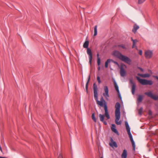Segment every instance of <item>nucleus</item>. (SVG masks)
I'll return each instance as SVG.
<instances>
[{
	"label": "nucleus",
	"instance_id": "1",
	"mask_svg": "<svg viewBox=\"0 0 158 158\" xmlns=\"http://www.w3.org/2000/svg\"><path fill=\"white\" fill-rule=\"evenodd\" d=\"M93 86L94 96L97 104L98 105L100 106L103 107L104 110H105L106 111H107V109H108L107 104L103 97L102 96L100 99V101L98 100V89L97 85L95 83H94L93 84Z\"/></svg>",
	"mask_w": 158,
	"mask_h": 158
},
{
	"label": "nucleus",
	"instance_id": "2",
	"mask_svg": "<svg viewBox=\"0 0 158 158\" xmlns=\"http://www.w3.org/2000/svg\"><path fill=\"white\" fill-rule=\"evenodd\" d=\"M113 55L121 61L126 63L130 64L131 62V60L126 56L123 55L120 52L117 50H114L113 52Z\"/></svg>",
	"mask_w": 158,
	"mask_h": 158
},
{
	"label": "nucleus",
	"instance_id": "3",
	"mask_svg": "<svg viewBox=\"0 0 158 158\" xmlns=\"http://www.w3.org/2000/svg\"><path fill=\"white\" fill-rule=\"evenodd\" d=\"M121 107V105L120 103L118 102L116 103L115 106V122L116 124L117 125H119L121 124L122 123V121L120 120L119 121L120 119L121 113L120 111V109Z\"/></svg>",
	"mask_w": 158,
	"mask_h": 158
},
{
	"label": "nucleus",
	"instance_id": "4",
	"mask_svg": "<svg viewBox=\"0 0 158 158\" xmlns=\"http://www.w3.org/2000/svg\"><path fill=\"white\" fill-rule=\"evenodd\" d=\"M136 78L139 82L143 85H151L153 84V81L151 80H148L146 79H142L139 77L136 76Z\"/></svg>",
	"mask_w": 158,
	"mask_h": 158
},
{
	"label": "nucleus",
	"instance_id": "5",
	"mask_svg": "<svg viewBox=\"0 0 158 158\" xmlns=\"http://www.w3.org/2000/svg\"><path fill=\"white\" fill-rule=\"evenodd\" d=\"M105 110V114H99V117L100 118V120L101 121L103 122V123L105 125H106L107 124V122L106 121H105L104 120V117L105 116L108 119H109L110 118V117L108 109H107V111H106Z\"/></svg>",
	"mask_w": 158,
	"mask_h": 158
},
{
	"label": "nucleus",
	"instance_id": "6",
	"mask_svg": "<svg viewBox=\"0 0 158 158\" xmlns=\"http://www.w3.org/2000/svg\"><path fill=\"white\" fill-rule=\"evenodd\" d=\"M145 94L152 98L155 100L158 101V96H157L156 95H154L151 91L149 92H146L145 93Z\"/></svg>",
	"mask_w": 158,
	"mask_h": 158
},
{
	"label": "nucleus",
	"instance_id": "7",
	"mask_svg": "<svg viewBox=\"0 0 158 158\" xmlns=\"http://www.w3.org/2000/svg\"><path fill=\"white\" fill-rule=\"evenodd\" d=\"M127 133L129 136L130 140L132 143V145L133 147V150L134 151H135V142L133 140L132 135L131 132H128Z\"/></svg>",
	"mask_w": 158,
	"mask_h": 158
},
{
	"label": "nucleus",
	"instance_id": "8",
	"mask_svg": "<svg viewBox=\"0 0 158 158\" xmlns=\"http://www.w3.org/2000/svg\"><path fill=\"white\" fill-rule=\"evenodd\" d=\"M127 133L129 136L130 140L132 143V145L133 147V150L134 151H135V142L133 140L132 135L131 132H128Z\"/></svg>",
	"mask_w": 158,
	"mask_h": 158
},
{
	"label": "nucleus",
	"instance_id": "9",
	"mask_svg": "<svg viewBox=\"0 0 158 158\" xmlns=\"http://www.w3.org/2000/svg\"><path fill=\"white\" fill-rule=\"evenodd\" d=\"M87 54L89 55V63L90 65H91L92 61V55L91 50L89 48L87 49Z\"/></svg>",
	"mask_w": 158,
	"mask_h": 158
},
{
	"label": "nucleus",
	"instance_id": "10",
	"mask_svg": "<svg viewBox=\"0 0 158 158\" xmlns=\"http://www.w3.org/2000/svg\"><path fill=\"white\" fill-rule=\"evenodd\" d=\"M123 66H126L124 64H122L120 67V74L122 77H124L126 75V72L123 68Z\"/></svg>",
	"mask_w": 158,
	"mask_h": 158
},
{
	"label": "nucleus",
	"instance_id": "11",
	"mask_svg": "<svg viewBox=\"0 0 158 158\" xmlns=\"http://www.w3.org/2000/svg\"><path fill=\"white\" fill-rule=\"evenodd\" d=\"M130 83L132 84L131 92L132 94L134 95L136 89V84L134 83L132 79H130Z\"/></svg>",
	"mask_w": 158,
	"mask_h": 158
},
{
	"label": "nucleus",
	"instance_id": "12",
	"mask_svg": "<svg viewBox=\"0 0 158 158\" xmlns=\"http://www.w3.org/2000/svg\"><path fill=\"white\" fill-rule=\"evenodd\" d=\"M152 52L150 50L146 51L145 53V57L147 58H150L152 57Z\"/></svg>",
	"mask_w": 158,
	"mask_h": 158
},
{
	"label": "nucleus",
	"instance_id": "13",
	"mask_svg": "<svg viewBox=\"0 0 158 158\" xmlns=\"http://www.w3.org/2000/svg\"><path fill=\"white\" fill-rule=\"evenodd\" d=\"M111 129L112 131L116 133L118 135H119V133L116 129V127L115 124H112Z\"/></svg>",
	"mask_w": 158,
	"mask_h": 158
},
{
	"label": "nucleus",
	"instance_id": "14",
	"mask_svg": "<svg viewBox=\"0 0 158 158\" xmlns=\"http://www.w3.org/2000/svg\"><path fill=\"white\" fill-rule=\"evenodd\" d=\"M90 75H89L88 76V79L87 81V82H86V85H85V90H86V93L87 94L88 93V84H89V83L90 80Z\"/></svg>",
	"mask_w": 158,
	"mask_h": 158
},
{
	"label": "nucleus",
	"instance_id": "15",
	"mask_svg": "<svg viewBox=\"0 0 158 158\" xmlns=\"http://www.w3.org/2000/svg\"><path fill=\"white\" fill-rule=\"evenodd\" d=\"M127 150L126 149H124L121 155L122 158H127Z\"/></svg>",
	"mask_w": 158,
	"mask_h": 158
},
{
	"label": "nucleus",
	"instance_id": "16",
	"mask_svg": "<svg viewBox=\"0 0 158 158\" xmlns=\"http://www.w3.org/2000/svg\"><path fill=\"white\" fill-rule=\"evenodd\" d=\"M138 75L143 78L149 77L150 76V75L148 73L143 74L139 73L138 74Z\"/></svg>",
	"mask_w": 158,
	"mask_h": 158
},
{
	"label": "nucleus",
	"instance_id": "17",
	"mask_svg": "<svg viewBox=\"0 0 158 158\" xmlns=\"http://www.w3.org/2000/svg\"><path fill=\"white\" fill-rule=\"evenodd\" d=\"M113 81H114V87H115V88L117 92H118L120 91L119 90V89L118 86L117 84V83L116 81H115V79H113Z\"/></svg>",
	"mask_w": 158,
	"mask_h": 158
},
{
	"label": "nucleus",
	"instance_id": "18",
	"mask_svg": "<svg viewBox=\"0 0 158 158\" xmlns=\"http://www.w3.org/2000/svg\"><path fill=\"white\" fill-rule=\"evenodd\" d=\"M125 125L127 132H131V128L127 122H125Z\"/></svg>",
	"mask_w": 158,
	"mask_h": 158
},
{
	"label": "nucleus",
	"instance_id": "19",
	"mask_svg": "<svg viewBox=\"0 0 158 158\" xmlns=\"http://www.w3.org/2000/svg\"><path fill=\"white\" fill-rule=\"evenodd\" d=\"M139 28V26L136 24H135L133 27V29L132 30V31L134 33H135L137 30Z\"/></svg>",
	"mask_w": 158,
	"mask_h": 158
},
{
	"label": "nucleus",
	"instance_id": "20",
	"mask_svg": "<svg viewBox=\"0 0 158 158\" xmlns=\"http://www.w3.org/2000/svg\"><path fill=\"white\" fill-rule=\"evenodd\" d=\"M89 42L88 40H86L84 43L83 47L84 48H86L87 49L89 48L88 47Z\"/></svg>",
	"mask_w": 158,
	"mask_h": 158
},
{
	"label": "nucleus",
	"instance_id": "21",
	"mask_svg": "<svg viewBox=\"0 0 158 158\" xmlns=\"http://www.w3.org/2000/svg\"><path fill=\"white\" fill-rule=\"evenodd\" d=\"M111 59H109L107 60L105 62V66L106 68H107L108 67V63H110L111 62Z\"/></svg>",
	"mask_w": 158,
	"mask_h": 158
},
{
	"label": "nucleus",
	"instance_id": "22",
	"mask_svg": "<svg viewBox=\"0 0 158 158\" xmlns=\"http://www.w3.org/2000/svg\"><path fill=\"white\" fill-rule=\"evenodd\" d=\"M109 145L111 147H114L117 148L118 147V145L117 144V143L116 142L114 141L112 143H110Z\"/></svg>",
	"mask_w": 158,
	"mask_h": 158
},
{
	"label": "nucleus",
	"instance_id": "23",
	"mask_svg": "<svg viewBox=\"0 0 158 158\" xmlns=\"http://www.w3.org/2000/svg\"><path fill=\"white\" fill-rule=\"evenodd\" d=\"M99 54L98 53L97 54V64L99 66L101 64V59L99 57Z\"/></svg>",
	"mask_w": 158,
	"mask_h": 158
},
{
	"label": "nucleus",
	"instance_id": "24",
	"mask_svg": "<svg viewBox=\"0 0 158 158\" xmlns=\"http://www.w3.org/2000/svg\"><path fill=\"white\" fill-rule=\"evenodd\" d=\"M97 34V26L96 25L94 27V36H96Z\"/></svg>",
	"mask_w": 158,
	"mask_h": 158
},
{
	"label": "nucleus",
	"instance_id": "25",
	"mask_svg": "<svg viewBox=\"0 0 158 158\" xmlns=\"http://www.w3.org/2000/svg\"><path fill=\"white\" fill-rule=\"evenodd\" d=\"M143 97L142 95H139L137 98V100L139 102H141L143 100Z\"/></svg>",
	"mask_w": 158,
	"mask_h": 158
},
{
	"label": "nucleus",
	"instance_id": "26",
	"mask_svg": "<svg viewBox=\"0 0 158 158\" xmlns=\"http://www.w3.org/2000/svg\"><path fill=\"white\" fill-rule=\"evenodd\" d=\"M103 95L106 97V99L108 100V98L107 97H109V93H104L103 94Z\"/></svg>",
	"mask_w": 158,
	"mask_h": 158
},
{
	"label": "nucleus",
	"instance_id": "27",
	"mask_svg": "<svg viewBox=\"0 0 158 158\" xmlns=\"http://www.w3.org/2000/svg\"><path fill=\"white\" fill-rule=\"evenodd\" d=\"M92 118L95 122H96V119L95 117V114L94 113H93L92 114Z\"/></svg>",
	"mask_w": 158,
	"mask_h": 158
},
{
	"label": "nucleus",
	"instance_id": "28",
	"mask_svg": "<svg viewBox=\"0 0 158 158\" xmlns=\"http://www.w3.org/2000/svg\"><path fill=\"white\" fill-rule=\"evenodd\" d=\"M104 90L105 93H109V89L108 87L107 86H105L104 87Z\"/></svg>",
	"mask_w": 158,
	"mask_h": 158
},
{
	"label": "nucleus",
	"instance_id": "29",
	"mask_svg": "<svg viewBox=\"0 0 158 158\" xmlns=\"http://www.w3.org/2000/svg\"><path fill=\"white\" fill-rule=\"evenodd\" d=\"M118 47H121L124 49H126V47L123 44L118 45Z\"/></svg>",
	"mask_w": 158,
	"mask_h": 158
},
{
	"label": "nucleus",
	"instance_id": "30",
	"mask_svg": "<svg viewBox=\"0 0 158 158\" xmlns=\"http://www.w3.org/2000/svg\"><path fill=\"white\" fill-rule=\"evenodd\" d=\"M143 108L142 107H141L139 111V114L140 115H141L142 114V112L143 111Z\"/></svg>",
	"mask_w": 158,
	"mask_h": 158
},
{
	"label": "nucleus",
	"instance_id": "31",
	"mask_svg": "<svg viewBox=\"0 0 158 158\" xmlns=\"http://www.w3.org/2000/svg\"><path fill=\"white\" fill-rule=\"evenodd\" d=\"M111 62H112L113 63H114L115 64H116L118 67L119 66V65L118 62L116 61H114L113 59H111Z\"/></svg>",
	"mask_w": 158,
	"mask_h": 158
},
{
	"label": "nucleus",
	"instance_id": "32",
	"mask_svg": "<svg viewBox=\"0 0 158 158\" xmlns=\"http://www.w3.org/2000/svg\"><path fill=\"white\" fill-rule=\"evenodd\" d=\"M117 93H118V97L119 98H120V100H121V101L122 102H123L122 100V98L121 94H120V91L117 92Z\"/></svg>",
	"mask_w": 158,
	"mask_h": 158
},
{
	"label": "nucleus",
	"instance_id": "33",
	"mask_svg": "<svg viewBox=\"0 0 158 158\" xmlns=\"http://www.w3.org/2000/svg\"><path fill=\"white\" fill-rule=\"evenodd\" d=\"M97 80L98 82V83L99 84L101 83V81L100 80V78L99 76H98L97 77Z\"/></svg>",
	"mask_w": 158,
	"mask_h": 158
},
{
	"label": "nucleus",
	"instance_id": "34",
	"mask_svg": "<svg viewBox=\"0 0 158 158\" xmlns=\"http://www.w3.org/2000/svg\"><path fill=\"white\" fill-rule=\"evenodd\" d=\"M146 0H138V3L139 4H141L143 2Z\"/></svg>",
	"mask_w": 158,
	"mask_h": 158
},
{
	"label": "nucleus",
	"instance_id": "35",
	"mask_svg": "<svg viewBox=\"0 0 158 158\" xmlns=\"http://www.w3.org/2000/svg\"><path fill=\"white\" fill-rule=\"evenodd\" d=\"M137 41H136L135 40H134L133 42V45L132 46V48H134L135 47V43L137 42Z\"/></svg>",
	"mask_w": 158,
	"mask_h": 158
},
{
	"label": "nucleus",
	"instance_id": "36",
	"mask_svg": "<svg viewBox=\"0 0 158 158\" xmlns=\"http://www.w3.org/2000/svg\"><path fill=\"white\" fill-rule=\"evenodd\" d=\"M138 68L139 69H140V70H141V71H142V72H143V71H144L143 69H142V68H141V67H138Z\"/></svg>",
	"mask_w": 158,
	"mask_h": 158
},
{
	"label": "nucleus",
	"instance_id": "37",
	"mask_svg": "<svg viewBox=\"0 0 158 158\" xmlns=\"http://www.w3.org/2000/svg\"><path fill=\"white\" fill-rule=\"evenodd\" d=\"M142 53H143V52H142V50H139V54L140 55H141L142 54Z\"/></svg>",
	"mask_w": 158,
	"mask_h": 158
},
{
	"label": "nucleus",
	"instance_id": "38",
	"mask_svg": "<svg viewBox=\"0 0 158 158\" xmlns=\"http://www.w3.org/2000/svg\"><path fill=\"white\" fill-rule=\"evenodd\" d=\"M153 77L154 78H155L156 79H157L158 80V76H156V75H153Z\"/></svg>",
	"mask_w": 158,
	"mask_h": 158
},
{
	"label": "nucleus",
	"instance_id": "39",
	"mask_svg": "<svg viewBox=\"0 0 158 158\" xmlns=\"http://www.w3.org/2000/svg\"><path fill=\"white\" fill-rule=\"evenodd\" d=\"M58 158H63V157L61 154H59Z\"/></svg>",
	"mask_w": 158,
	"mask_h": 158
},
{
	"label": "nucleus",
	"instance_id": "40",
	"mask_svg": "<svg viewBox=\"0 0 158 158\" xmlns=\"http://www.w3.org/2000/svg\"><path fill=\"white\" fill-rule=\"evenodd\" d=\"M131 40L133 42V41H134V40H135L136 41H138V40H137V39L134 40V39H133L132 37L131 38Z\"/></svg>",
	"mask_w": 158,
	"mask_h": 158
},
{
	"label": "nucleus",
	"instance_id": "41",
	"mask_svg": "<svg viewBox=\"0 0 158 158\" xmlns=\"http://www.w3.org/2000/svg\"><path fill=\"white\" fill-rule=\"evenodd\" d=\"M131 40L133 42V41H134V40H135L136 41H138V40H137V39L134 40V39H133L132 37L131 38Z\"/></svg>",
	"mask_w": 158,
	"mask_h": 158
},
{
	"label": "nucleus",
	"instance_id": "42",
	"mask_svg": "<svg viewBox=\"0 0 158 158\" xmlns=\"http://www.w3.org/2000/svg\"><path fill=\"white\" fill-rule=\"evenodd\" d=\"M110 141H111V142L112 143L113 142H114V141L113 139H112V138L111 137L110 138Z\"/></svg>",
	"mask_w": 158,
	"mask_h": 158
},
{
	"label": "nucleus",
	"instance_id": "43",
	"mask_svg": "<svg viewBox=\"0 0 158 158\" xmlns=\"http://www.w3.org/2000/svg\"><path fill=\"white\" fill-rule=\"evenodd\" d=\"M0 150L2 152V148L1 146V145H0Z\"/></svg>",
	"mask_w": 158,
	"mask_h": 158
},
{
	"label": "nucleus",
	"instance_id": "44",
	"mask_svg": "<svg viewBox=\"0 0 158 158\" xmlns=\"http://www.w3.org/2000/svg\"><path fill=\"white\" fill-rule=\"evenodd\" d=\"M100 67L99 66L98 67V71H99L100 70Z\"/></svg>",
	"mask_w": 158,
	"mask_h": 158
},
{
	"label": "nucleus",
	"instance_id": "45",
	"mask_svg": "<svg viewBox=\"0 0 158 158\" xmlns=\"http://www.w3.org/2000/svg\"><path fill=\"white\" fill-rule=\"evenodd\" d=\"M0 158H6V157H4L0 156Z\"/></svg>",
	"mask_w": 158,
	"mask_h": 158
},
{
	"label": "nucleus",
	"instance_id": "46",
	"mask_svg": "<svg viewBox=\"0 0 158 158\" xmlns=\"http://www.w3.org/2000/svg\"><path fill=\"white\" fill-rule=\"evenodd\" d=\"M152 114V112H151L150 113H149V115H151Z\"/></svg>",
	"mask_w": 158,
	"mask_h": 158
},
{
	"label": "nucleus",
	"instance_id": "47",
	"mask_svg": "<svg viewBox=\"0 0 158 158\" xmlns=\"http://www.w3.org/2000/svg\"><path fill=\"white\" fill-rule=\"evenodd\" d=\"M149 71L152 73V71L151 70H149Z\"/></svg>",
	"mask_w": 158,
	"mask_h": 158
},
{
	"label": "nucleus",
	"instance_id": "48",
	"mask_svg": "<svg viewBox=\"0 0 158 158\" xmlns=\"http://www.w3.org/2000/svg\"><path fill=\"white\" fill-rule=\"evenodd\" d=\"M100 158H103V157L102 156V157H101Z\"/></svg>",
	"mask_w": 158,
	"mask_h": 158
}]
</instances>
